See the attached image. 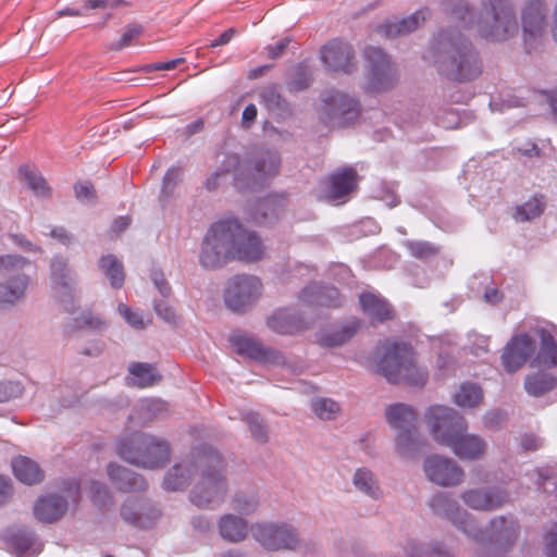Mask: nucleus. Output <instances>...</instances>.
I'll list each match as a JSON object with an SVG mask.
<instances>
[{"mask_svg":"<svg viewBox=\"0 0 557 557\" xmlns=\"http://www.w3.org/2000/svg\"><path fill=\"white\" fill-rule=\"evenodd\" d=\"M190 458V461L173 465L165 473L162 486L168 492L183 491L189 485L194 472L200 470V480L193 487L189 499L198 508H213L227 493L224 460L206 443L193 447Z\"/></svg>","mask_w":557,"mask_h":557,"instance_id":"obj_1","label":"nucleus"},{"mask_svg":"<svg viewBox=\"0 0 557 557\" xmlns=\"http://www.w3.org/2000/svg\"><path fill=\"white\" fill-rule=\"evenodd\" d=\"M263 245L253 231L246 230L236 218H226L212 223L200 246L199 264L205 270H215L232 260L245 262L262 258Z\"/></svg>","mask_w":557,"mask_h":557,"instance_id":"obj_2","label":"nucleus"},{"mask_svg":"<svg viewBox=\"0 0 557 557\" xmlns=\"http://www.w3.org/2000/svg\"><path fill=\"white\" fill-rule=\"evenodd\" d=\"M440 75L465 83L479 77L483 65L479 52L457 28L441 29L430 42L428 54Z\"/></svg>","mask_w":557,"mask_h":557,"instance_id":"obj_3","label":"nucleus"},{"mask_svg":"<svg viewBox=\"0 0 557 557\" xmlns=\"http://www.w3.org/2000/svg\"><path fill=\"white\" fill-rule=\"evenodd\" d=\"M281 156L275 149H260L251 153H226L218 170L203 182L207 190L219 186L222 174H233V185L240 193L258 190L270 183L278 173Z\"/></svg>","mask_w":557,"mask_h":557,"instance_id":"obj_4","label":"nucleus"},{"mask_svg":"<svg viewBox=\"0 0 557 557\" xmlns=\"http://www.w3.org/2000/svg\"><path fill=\"white\" fill-rule=\"evenodd\" d=\"M424 418L434 441L449 447L460 459L474 460L483 454L485 442L467 433L466 420L455 409L433 405L426 409Z\"/></svg>","mask_w":557,"mask_h":557,"instance_id":"obj_5","label":"nucleus"},{"mask_svg":"<svg viewBox=\"0 0 557 557\" xmlns=\"http://www.w3.org/2000/svg\"><path fill=\"white\" fill-rule=\"evenodd\" d=\"M376 367L391 384L405 382L409 386L422 387L428 382L426 368L414 364L413 348L406 342L385 341Z\"/></svg>","mask_w":557,"mask_h":557,"instance_id":"obj_6","label":"nucleus"},{"mask_svg":"<svg viewBox=\"0 0 557 557\" xmlns=\"http://www.w3.org/2000/svg\"><path fill=\"white\" fill-rule=\"evenodd\" d=\"M115 453L125 461L146 469H159L170 460V445L165 440L147 433H133L121 437Z\"/></svg>","mask_w":557,"mask_h":557,"instance_id":"obj_7","label":"nucleus"},{"mask_svg":"<svg viewBox=\"0 0 557 557\" xmlns=\"http://www.w3.org/2000/svg\"><path fill=\"white\" fill-rule=\"evenodd\" d=\"M385 420L397 431L395 447L403 457H412L421 446L422 440L416 425L417 416L410 405L394 403L385 408Z\"/></svg>","mask_w":557,"mask_h":557,"instance_id":"obj_8","label":"nucleus"},{"mask_svg":"<svg viewBox=\"0 0 557 557\" xmlns=\"http://www.w3.org/2000/svg\"><path fill=\"white\" fill-rule=\"evenodd\" d=\"M30 261L18 255L0 256V309H7L22 300L29 284L25 268Z\"/></svg>","mask_w":557,"mask_h":557,"instance_id":"obj_9","label":"nucleus"},{"mask_svg":"<svg viewBox=\"0 0 557 557\" xmlns=\"http://www.w3.org/2000/svg\"><path fill=\"white\" fill-rule=\"evenodd\" d=\"M322 122L330 127H346L352 124L360 114L357 97L346 92L327 89L321 94Z\"/></svg>","mask_w":557,"mask_h":557,"instance_id":"obj_10","label":"nucleus"},{"mask_svg":"<svg viewBox=\"0 0 557 557\" xmlns=\"http://www.w3.org/2000/svg\"><path fill=\"white\" fill-rule=\"evenodd\" d=\"M488 5L491 23L478 22V30L482 38L488 41H503L518 30L515 10L509 0H483Z\"/></svg>","mask_w":557,"mask_h":557,"instance_id":"obj_11","label":"nucleus"},{"mask_svg":"<svg viewBox=\"0 0 557 557\" xmlns=\"http://www.w3.org/2000/svg\"><path fill=\"white\" fill-rule=\"evenodd\" d=\"M428 506L435 516L445 518L467 536L480 537L478 520L473 515L462 509L457 499L449 493H433L428 499Z\"/></svg>","mask_w":557,"mask_h":557,"instance_id":"obj_12","label":"nucleus"},{"mask_svg":"<svg viewBox=\"0 0 557 557\" xmlns=\"http://www.w3.org/2000/svg\"><path fill=\"white\" fill-rule=\"evenodd\" d=\"M262 282L250 274H237L228 278L224 290V304L233 312L244 313L258 301Z\"/></svg>","mask_w":557,"mask_h":557,"instance_id":"obj_13","label":"nucleus"},{"mask_svg":"<svg viewBox=\"0 0 557 557\" xmlns=\"http://www.w3.org/2000/svg\"><path fill=\"white\" fill-rule=\"evenodd\" d=\"M62 491L66 496L57 493H50L37 498L34 504L35 518L44 523H53L60 520L69 508V499L73 503H79L81 484L76 479H66L62 483Z\"/></svg>","mask_w":557,"mask_h":557,"instance_id":"obj_14","label":"nucleus"},{"mask_svg":"<svg viewBox=\"0 0 557 557\" xmlns=\"http://www.w3.org/2000/svg\"><path fill=\"white\" fill-rule=\"evenodd\" d=\"M251 534L270 552L296 550L300 545L297 529L286 522H258L251 527Z\"/></svg>","mask_w":557,"mask_h":557,"instance_id":"obj_15","label":"nucleus"},{"mask_svg":"<svg viewBox=\"0 0 557 557\" xmlns=\"http://www.w3.org/2000/svg\"><path fill=\"white\" fill-rule=\"evenodd\" d=\"M368 70L367 90L385 91L391 89L396 81V69L389 57L379 47H367L363 51Z\"/></svg>","mask_w":557,"mask_h":557,"instance_id":"obj_16","label":"nucleus"},{"mask_svg":"<svg viewBox=\"0 0 557 557\" xmlns=\"http://www.w3.org/2000/svg\"><path fill=\"white\" fill-rule=\"evenodd\" d=\"M480 537L469 536L478 543H487L488 545L506 552L517 541L520 533L518 520L512 515H502L490 520L485 529L479 525Z\"/></svg>","mask_w":557,"mask_h":557,"instance_id":"obj_17","label":"nucleus"},{"mask_svg":"<svg viewBox=\"0 0 557 557\" xmlns=\"http://www.w3.org/2000/svg\"><path fill=\"white\" fill-rule=\"evenodd\" d=\"M51 287L57 292L55 298L67 313L75 311L76 277L69 268L66 259L55 255L50 262Z\"/></svg>","mask_w":557,"mask_h":557,"instance_id":"obj_18","label":"nucleus"},{"mask_svg":"<svg viewBox=\"0 0 557 557\" xmlns=\"http://www.w3.org/2000/svg\"><path fill=\"white\" fill-rule=\"evenodd\" d=\"M425 476L440 486H456L463 479V470L450 458L430 455L423 461Z\"/></svg>","mask_w":557,"mask_h":557,"instance_id":"obj_19","label":"nucleus"},{"mask_svg":"<svg viewBox=\"0 0 557 557\" xmlns=\"http://www.w3.org/2000/svg\"><path fill=\"white\" fill-rule=\"evenodd\" d=\"M161 516V510L144 497H128L121 506L122 519L136 528L148 529Z\"/></svg>","mask_w":557,"mask_h":557,"instance_id":"obj_20","label":"nucleus"},{"mask_svg":"<svg viewBox=\"0 0 557 557\" xmlns=\"http://www.w3.org/2000/svg\"><path fill=\"white\" fill-rule=\"evenodd\" d=\"M535 339L528 333L515 335L506 344L502 363L508 373L519 370L535 351Z\"/></svg>","mask_w":557,"mask_h":557,"instance_id":"obj_21","label":"nucleus"},{"mask_svg":"<svg viewBox=\"0 0 557 557\" xmlns=\"http://www.w3.org/2000/svg\"><path fill=\"white\" fill-rule=\"evenodd\" d=\"M460 499L469 508L478 511H493L509 500L508 493L500 487H475L463 491Z\"/></svg>","mask_w":557,"mask_h":557,"instance_id":"obj_22","label":"nucleus"},{"mask_svg":"<svg viewBox=\"0 0 557 557\" xmlns=\"http://www.w3.org/2000/svg\"><path fill=\"white\" fill-rule=\"evenodd\" d=\"M321 61L331 71L350 74L356 67L352 47L342 40H332L321 49Z\"/></svg>","mask_w":557,"mask_h":557,"instance_id":"obj_23","label":"nucleus"},{"mask_svg":"<svg viewBox=\"0 0 557 557\" xmlns=\"http://www.w3.org/2000/svg\"><path fill=\"white\" fill-rule=\"evenodd\" d=\"M267 325L277 334L293 335L309 329L310 321L300 310L280 308L267 319Z\"/></svg>","mask_w":557,"mask_h":557,"instance_id":"obj_24","label":"nucleus"},{"mask_svg":"<svg viewBox=\"0 0 557 557\" xmlns=\"http://www.w3.org/2000/svg\"><path fill=\"white\" fill-rule=\"evenodd\" d=\"M534 332L540 339V348L534 362L539 367L555 368L557 366V326L545 322L542 325H537Z\"/></svg>","mask_w":557,"mask_h":557,"instance_id":"obj_25","label":"nucleus"},{"mask_svg":"<svg viewBox=\"0 0 557 557\" xmlns=\"http://www.w3.org/2000/svg\"><path fill=\"white\" fill-rule=\"evenodd\" d=\"M522 30L525 46L532 47V41L541 37L545 27V8L542 0H530L521 14Z\"/></svg>","mask_w":557,"mask_h":557,"instance_id":"obj_26","label":"nucleus"},{"mask_svg":"<svg viewBox=\"0 0 557 557\" xmlns=\"http://www.w3.org/2000/svg\"><path fill=\"white\" fill-rule=\"evenodd\" d=\"M228 341L235 352L242 357L249 358L260 363H272L276 361V350L265 348L251 337L242 334H232Z\"/></svg>","mask_w":557,"mask_h":557,"instance_id":"obj_27","label":"nucleus"},{"mask_svg":"<svg viewBox=\"0 0 557 557\" xmlns=\"http://www.w3.org/2000/svg\"><path fill=\"white\" fill-rule=\"evenodd\" d=\"M298 298L308 306L336 308L343 304V297L336 287L321 283L306 285L300 290Z\"/></svg>","mask_w":557,"mask_h":557,"instance_id":"obj_28","label":"nucleus"},{"mask_svg":"<svg viewBox=\"0 0 557 557\" xmlns=\"http://www.w3.org/2000/svg\"><path fill=\"white\" fill-rule=\"evenodd\" d=\"M357 171L351 166L334 171L329 177L326 199L332 202L345 201L344 199L357 187Z\"/></svg>","mask_w":557,"mask_h":557,"instance_id":"obj_29","label":"nucleus"},{"mask_svg":"<svg viewBox=\"0 0 557 557\" xmlns=\"http://www.w3.org/2000/svg\"><path fill=\"white\" fill-rule=\"evenodd\" d=\"M107 472L112 484L121 492H141L147 488V482L143 475L116 462H109Z\"/></svg>","mask_w":557,"mask_h":557,"instance_id":"obj_30","label":"nucleus"},{"mask_svg":"<svg viewBox=\"0 0 557 557\" xmlns=\"http://www.w3.org/2000/svg\"><path fill=\"white\" fill-rule=\"evenodd\" d=\"M424 20V11L419 10L400 20H386L376 26V33L386 38L406 35L416 30Z\"/></svg>","mask_w":557,"mask_h":557,"instance_id":"obj_31","label":"nucleus"},{"mask_svg":"<svg viewBox=\"0 0 557 557\" xmlns=\"http://www.w3.org/2000/svg\"><path fill=\"white\" fill-rule=\"evenodd\" d=\"M361 309L369 319L374 322H384L393 319V310L386 299L381 296L364 292L359 296Z\"/></svg>","mask_w":557,"mask_h":557,"instance_id":"obj_32","label":"nucleus"},{"mask_svg":"<svg viewBox=\"0 0 557 557\" xmlns=\"http://www.w3.org/2000/svg\"><path fill=\"white\" fill-rule=\"evenodd\" d=\"M260 102L276 120L283 121L293 115L292 104L281 95L275 85L268 86L260 92Z\"/></svg>","mask_w":557,"mask_h":557,"instance_id":"obj_33","label":"nucleus"},{"mask_svg":"<svg viewBox=\"0 0 557 557\" xmlns=\"http://www.w3.org/2000/svg\"><path fill=\"white\" fill-rule=\"evenodd\" d=\"M360 320L351 319L335 327H331L320 335L318 342L324 347H337L348 342L360 327Z\"/></svg>","mask_w":557,"mask_h":557,"instance_id":"obj_34","label":"nucleus"},{"mask_svg":"<svg viewBox=\"0 0 557 557\" xmlns=\"http://www.w3.org/2000/svg\"><path fill=\"white\" fill-rule=\"evenodd\" d=\"M283 200L274 195L259 199L253 207V221L259 225H268L276 221L283 210Z\"/></svg>","mask_w":557,"mask_h":557,"instance_id":"obj_35","label":"nucleus"},{"mask_svg":"<svg viewBox=\"0 0 557 557\" xmlns=\"http://www.w3.org/2000/svg\"><path fill=\"white\" fill-rule=\"evenodd\" d=\"M219 533L222 539L231 543H238L248 534L247 521L233 513L223 515L218 522Z\"/></svg>","mask_w":557,"mask_h":557,"instance_id":"obj_36","label":"nucleus"},{"mask_svg":"<svg viewBox=\"0 0 557 557\" xmlns=\"http://www.w3.org/2000/svg\"><path fill=\"white\" fill-rule=\"evenodd\" d=\"M4 540L10 545L17 557H34V553H29L36 541V534L26 527L10 529L4 533Z\"/></svg>","mask_w":557,"mask_h":557,"instance_id":"obj_37","label":"nucleus"},{"mask_svg":"<svg viewBox=\"0 0 557 557\" xmlns=\"http://www.w3.org/2000/svg\"><path fill=\"white\" fill-rule=\"evenodd\" d=\"M11 463L15 478L24 484L33 485L44 479V471L39 465L28 457L17 456Z\"/></svg>","mask_w":557,"mask_h":557,"instance_id":"obj_38","label":"nucleus"},{"mask_svg":"<svg viewBox=\"0 0 557 557\" xmlns=\"http://www.w3.org/2000/svg\"><path fill=\"white\" fill-rule=\"evenodd\" d=\"M352 485L358 492L373 500H377L382 496V491L375 474L367 467H360L355 470Z\"/></svg>","mask_w":557,"mask_h":557,"instance_id":"obj_39","label":"nucleus"},{"mask_svg":"<svg viewBox=\"0 0 557 557\" xmlns=\"http://www.w3.org/2000/svg\"><path fill=\"white\" fill-rule=\"evenodd\" d=\"M557 386V377L548 372L536 371L524 379V389L532 397H541Z\"/></svg>","mask_w":557,"mask_h":557,"instance_id":"obj_40","label":"nucleus"},{"mask_svg":"<svg viewBox=\"0 0 557 557\" xmlns=\"http://www.w3.org/2000/svg\"><path fill=\"white\" fill-rule=\"evenodd\" d=\"M546 197L543 194H534L528 200L516 207L515 219L519 222L532 221L544 212Z\"/></svg>","mask_w":557,"mask_h":557,"instance_id":"obj_41","label":"nucleus"},{"mask_svg":"<svg viewBox=\"0 0 557 557\" xmlns=\"http://www.w3.org/2000/svg\"><path fill=\"white\" fill-rule=\"evenodd\" d=\"M98 264L113 288L119 289L123 286L125 281L123 264L114 255L101 256Z\"/></svg>","mask_w":557,"mask_h":557,"instance_id":"obj_42","label":"nucleus"},{"mask_svg":"<svg viewBox=\"0 0 557 557\" xmlns=\"http://www.w3.org/2000/svg\"><path fill=\"white\" fill-rule=\"evenodd\" d=\"M18 173L34 195L42 198L50 197L51 189L37 169H32L29 165L24 164L18 168Z\"/></svg>","mask_w":557,"mask_h":557,"instance_id":"obj_43","label":"nucleus"},{"mask_svg":"<svg viewBox=\"0 0 557 557\" xmlns=\"http://www.w3.org/2000/svg\"><path fill=\"white\" fill-rule=\"evenodd\" d=\"M128 371L133 376V385L141 388L152 386L161 379L156 368L146 362H132L128 366Z\"/></svg>","mask_w":557,"mask_h":557,"instance_id":"obj_44","label":"nucleus"},{"mask_svg":"<svg viewBox=\"0 0 557 557\" xmlns=\"http://www.w3.org/2000/svg\"><path fill=\"white\" fill-rule=\"evenodd\" d=\"M83 7H66L57 11L58 16H86L89 10L96 9H116L120 7L122 0H84Z\"/></svg>","mask_w":557,"mask_h":557,"instance_id":"obj_45","label":"nucleus"},{"mask_svg":"<svg viewBox=\"0 0 557 557\" xmlns=\"http://www.w3.org/2000/svg\"><path fill=\"white\" fill-rule=\"evenodd\" d=\"M445 11L456 20L460 26L470 27L474 24V14L466 0H446Z\"/></svg>","mask_w":557,"mask_h":557,"instance_id":"obj_46","label":"nucleus"},{"mask_svg":"<svg viewBox=\"0 0 557 557\" xmlns=\"http://www.w3.org/2000/svg\"><path fill=\"white\" fill-rule=\"evenodd\" d=\"M260 505L259 494L255 491H239L232 497V507L240 515H251Z\"/></svg>","mask_w":557,"mask_h":557,"instance_id":"obj_47","label":"nucleus"},{"mask_svg":"<svg viewBox=\"0 0 557 557\" xmlns=\"http://www.w3.org/2000/svg\"><path fill=\"white\" fill-rule=\"evenodd\" d=\"M404 552L407 557H453L440 543H434L429 549L411 539L406 541Z\"/></svg>","mask_w":557,"mask_h":557,"instance_id":"obj_48","label":"nucleus"},{"mask_svg":"<svg viewBox=\"0 0 557 557\" xmlns=\"http://www.w3.org/2000/svg\"><path fill=\"white\" fill-rule=\"evenodd\" d=\"M483 397L481 387L475 383H462L454 396V401L459 407L472 408L476 406Z\"/></svg>","mask_w":557,"mask_h":557,"instance_id":"obj_49","label":"nucleus"},{"mask_svg":"<svg viewBox=\"0 0 557 557\" xmlns=\"http://www.w3.org/2000/svg\"><path fill=\"white\" fill-rule=\"evenodd\" d=\"M182 174L183 171L180 166H171L165 172L162 178L161 190L159 194V201L161 202L162 207H165L172 198L177 184L182 180Z\"/></svg>","mask_w":557,"mask_h":557,"instance_id":"obj_50","label":"nucleus"},{"mask_svg":"<svg viewBox=\"0 0 557 557\" xmlns=\"http://www.w3.org/2000/svg\"><path fill=\"white\" fill-rule=\"evenodd\" d=\"M409 253L416 259L429 261L440 253L441 247L428 240H406Z\"/></svg>","mask_w":557,"mask_h":557,"instance_id":"obj_51","label":"nucleus"},{"mask_svg":"<svg viewBox=\"0 0 557 557\" xmlns=\"http://www.w3.org/2000/svg\"><path fill=\"white\" fill-rule=\"evenodd\" d=\"M243 420L248 425V429L250 431L251 437L261 444H264L268 442V426L264 423L263 418L255 411H248L244 414Z\"/></svg>","mask_w":557,"mask_h":557,"instance_id":"obj_52","label":"nucleus"},{"mask_svg":"<svg viewBox=\"0 0 557 557\" xmlns=\"http://www.w3.org/2000/svg\"><path fill=\"white\" fill-rule=\"evenodd\" d=\"M311 82L312 76L309 67L305 63L300 62L295 66L287 82V86L290 91L299 92L307 89Z\"/></svg>","mask_w":557,"mask_h":557,"instance_id":"obj_53","label":"nucleus"},{"mask_svg":"<svg viewBox=\"0 0 557 557\" xmlns=\"http://www.w3.org/2000/svg\"><path fill=\"white\" fill-rule=\"evenodd\" d=\"M310 408L321 420H332L339 411V405L332 398L327 397L312 399Z\"/></svg>","mask_w":557,"mask_h":557,"instance_id":"obj_54","label":"nucleus"},{"mask_svg":"<svg viewBox=\"0 0 557 557\" xmlns=\"http://www.w3.org/2000/svg\"><path fill=\"white\" fill-rule=\"evenodd\" d=\"M104 325L106 323L100 319L94 317L90 310H86L81 313V317L78 319H72L70 322H67L63 327V332L65 335L71 336L82 326L101 329Z\"/></svg>","mask_w":557,"mask_h":557,"instance_id":"obj_55","label":"nucleus"},{"mask_svg":"<svg viewBox=\"0 0 557 557\" xmlns=\"http://www.w3.org/2000/svg\"><path fill=\"white\" fill-rule=\"evenodd\" d=\"M398 184L396 182L383 181L376 189V197L388 208H394L400 203V197L397 193Z\"/></svg>","mask_w":557,"mask_h":557,"instance_id":"obj_56","label":"nucleus"},{"mask_svg":"<svg viewBox=\"0 0 557 557\" xmlns=\"http://www.w3.org/2000/svg\"><path fill=\"white\" fill-rule=\"evenodd\" d=\"M90 500L91 503L102 509L107 505L112 504V495L108 486L99 481H90L89 483Z\"/></svg>","mask_w":557,"mask_h":557,"instance_id":"obj_57","label":"nucleus"},{"mask_svg":"<svg viewBox=\"0 0 557 557\" xmlns=\"http://www.w3.org/2000/svg\"><path fill=\"white\" fill-rule=\"evenodd\" d=\"M24 392V386L20 381L3 380L0 381V403H7L20 397Z\"/></svg>","mask_w":557,"mask_h":557,"instance_id":"obj_58","label":"nucleus"},{"mask_svg":"<svg viewBox=\"0 0 557 557\" xmlns=\"http://www.w3.org/2000/svg\"><path fill=\"white\" fill-rule=\"evenodd\" d=\"M153 310L156 314L169 324H177L178 317L172 306L165 299L153 300Z\"/></svg>","mask_w":557,"mask_h":557,"instance_id":"obj_59","label":"nucleus"},{"mask_svg":"<svg viewBox=\"0 0 557 557\" xmlns=\"http://www.w3.org/2000/svg\"><path fill=\"white\" fill-rule=\"evenodd\" d=\"M117 311L132 327L143 330L146 326L141 312L132 310L123 302L117 305Z\"/></svg>","mask_w":557,"mask_h":557,"instance_id":"obj_60","label":"nucleus"},{"mask_svg":"<svg viewBox=\"0 0 557 557\" xmlns=\"http://www.w3.org/2000/svg\"><path fill=\"white\" fill-rule=\"evenodd\" d=\"M143 33V27L140 25H131L125 32L121 35L120 39L113 44H111V50H122L125 47L132 45L133 40L138 38Z\"/></svg>","mask_w":557,"mask_h":557,"instance_id":"obj_61","label":"nucleus"},{"mask_svg":"<svg viewBox=\"0 0 557 557\" xmlns=\"http://www.w3.org/2000/svg\"><path fill=\"white\" fill-rule=\"evenodd\" d=\"M150 280L163 298H166L171 295V285L169 284L168 280L164 276L163 271L160 268L151 269Z\"/></svg>","mask_w":557,"mask_h":557,"instance_id":"obj_62","label":"nucleus"},{"mask_svg":"<svg viewBox=\"0 0 557 557\" xmlns=\"http://www.w3.org/2000/svg\"><path fill=\"white\" fill-rule=\"evenodd\" d=\"M139 409L150 418H156L165 410V403L154 398L144 399L139 405Z\"/></svg>","mask_w":557,"mask_h":557,"instance_id":"obj_63","label":"nucleus"},{"mask_svg":"<svg viewBox=\"0 0 557 557\" xmlns=\"http://www.w3.org/2000/svg\"><path fill=\"white\" fill-rule=\"evenodd\" d=\"M546 557H557V523L553 524L545 534Z\"/></svg>","mask_w":557,"mask_h":557,"instance_id":"obj_64","label":"nucleus"}]
</instances>
